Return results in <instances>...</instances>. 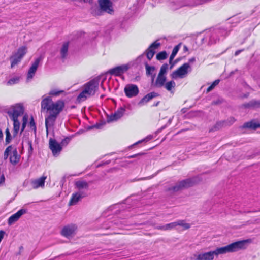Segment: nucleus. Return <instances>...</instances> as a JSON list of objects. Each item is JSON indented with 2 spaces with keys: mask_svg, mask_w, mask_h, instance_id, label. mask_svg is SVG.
<instances>
[{
  "mask_svg": "<svg viewBox=\"0 0 260 260\" xmlns=\"http://www.w3.org/2000/svg\"><path fill=\"white\" fill-rule=\"evenodd\" d=\"M251 241L250 239L238 241L225 246L217 248L214 251L207 252L194 253L191 257V260H213L214 256L219 254L234 252L246 248V244Z\"/></svg>",
  "mask_w": 260,
  "mask_h": 260,
  "instance_id": "f257e3e1",
  "label": "nucleus"
},
{
  "mask_svg": "<svg viewBox=\"0 0 260 260\" xmlns=\"http://www.w3.org/2000/svg\"><path fill=\"white\" fill-rule=\"evenodd\" d=\"M64 106V102L62 100H58L54 102L50 97L43 99L41 102V111L46 110L48 113V115L45 117L47 133H48L49 128L54 125L57 117L62 112Z\"/></svg>",
  "mask_w": 260,
  "mask_h": 260,
  "instance_id": "f03ea898",
  "label": "nucleus"
},
{
  "mask_svg": "<svg viewBox=\"0 0 260 260\" xmlns=\"http://www.w3.org/2000/svg\"><path fill=\"white\" fill-rule=\"evenodd\" d=\"M101 77H96L85 83L82 87V90L78 95L77 100L79 102L85 101L94 96L99 89Z\"/></svg>",
  "mask_w": 260,
  "mask_h": 260,
  "instance_id": "7ed1b4c3",
  "label": "nucleus"
},
{
  "mask_svg": "<svg viewBox=\"0 0 260 260\" xmlns=\"http://www.w3.org/2000/svg\"><path fill=\"white\" fill-rule=\"evenodd\" d=\"M23 112V107L20 104L12 106L7 112L8 114L13 121V137H15L19 131L20 123L18 120V117L22 115Z\"/></svg>",
  "mask_w": 260,
  "mask_h": 260,
  "instance_id": "20e7f679",
  "label": "nucleus"
},
{
  "mask_svg": "<svg viewBox=\"0 0 260 260\" xmlns=\"http://www.w3.org/2000/svg\"><path fill=\"white\" fill-rule=\"evenodd\" d=\"M168 69V64H164L160 68L159 72L155 79V75H152L151 83L152 85L156 88H161L165 85L167 80L166 74Z\"/></svg>",
  "mask_w": 260,
  "mask_h": 260,
  "instance_id": "39448f33",
  "label": "nucleus"
},
{
  "mask_svg": "<svg viewBox=\"0 0 260 260\" xmlns=\"http://www.w3.org/2000/svg\"><path fill=\"white\" fill-rule=\"evenodd\" d=\"M197 182V177L186 179L177 182L175 185L170 187L169 188V190L173 192H177L191 187L195 185Z\"/></svg>",
  "mask_w": 260,
  "mask_h": 260,
  "instance_id": "423d86ee",
  "label": "nucleus"
},
{
  "mask_svg": "<svg viewBox=\"0 0 260 260\" xmlns=\"http://www.w3.org/2000/svg\"><path fill=\"white\" fill-rule=\"evenodd\" d=\"M98 2L100 8H97L92 11V13L93 15H101L102 11L109 14L113 12V4L110 0H99Z\"/></svg>",
  "mask_w": 260,
  "mask_h": 260,
  "instance_id": "0eeeda50",
  "label": "nucleus"
},
{
  "mask_svg": "<svg viewBox=\"0 0 260 260\" xmlns=\"http://www.w3.org/2000/svg\"><path fill=\"white\" fill-rule=\"evenodd\" d=\"M192 68L189 63H185L180 66L177 70L174 71L171 74V77L173 79L184 78L186 77L187 74L191 72Z\"/></svg>",
  "mask_w": 260,
  "mask_h": 260,
  "instance_id": "6e6552de",
  "label": "nucleus"
},
{
  "mask_svg": "<svg viewBox=\"0 0 260 260\" xmlns=\"http://www.w3.org/2000/svg\"><path fill=\"white\" fill-rule=\"evenodd\" d=\"M26 52L27 48L25 46H22L18 49L17 52L10 58L11 60V68L14 67L21 61L23 57L26 53Z\"/></svg>",
  "mask_w": 260,
  "mask_h": 260,
  "instance_id": "1a4fd4ad",
  "label": "nucleus"
},
{
  "mask_svg": "<svg viewBox=\"0 0 260 260\" xmlns=\"http://www.w3.org/2000/svg\"><path fill=\"white\" fill-rule=\"evenodd\" d=\"M124 91L127 97L133 98L136 96L138 94L139 90L137 85L128 84L125 86Z\"/></svg>",
  "mask_w": 260,
  "mask_h": 260,
  "instance_id": "9d476101",
  "label": "nucleus"
},
{
  "mask_svg": "<svg viewBox=\"0 0 260 260\" xmlns=\"http://www.w3.org/2000/svg\"><path fill=\"white\" fill-rule=\"evenodd\" d=\"M160 45V43L158 42L157 41L154 42L149 47V48L145 51V52L143 54H142L138 57V58H141V57H143L144 54H145L148 59H149V60H151L153 58L155 53V50L157 49Z\"/></svg>",
  "mask_w": 260,
  "mask_h": 260,
  "instance_id": "9b49d317",
  "label": "nucleus"
},
{
  "mask_svg": "<svg viewBox=\"0 0 260 260\" xmlns=\"http://www.w3.org/2000/svg\"><path fill=\"white\" fill-rule=\"evenodd\" d=\"M76 230L77 226L75 224H68L62 228L61 231V234L66 238H69L74 235Z\"/></svg>",
  "mask_w": 260,
  "mask_h": 260,
  "instance_id": "f8f14e48",
  "label": "nucleus"
},
{
  "mask_svg": "<svg viewBox=\"0 0 260 260\" xmlns=\"http://www.w3.org/2000/svg\"><path fill=\"white\" fill-rule=\"evenodd\" d=\"M42 60V57L40 56L39 57L36 58L35 61L32 63L28 71L27 77L28 80L31 79L33 78L37 70V68H38L39 64Z\"/></svg>",
  "mask_w": 260,
  "mask_h": 260,
  "instance_id": "ddd939ff",
  "label": "nucleus"
},
{
  "mask_svg": "<svg viewBox=\"0 0 260 260\" xmlns=\"http://www.w3.org/2000/svg\"><path fill=\"white\" fill-rule=\"evenodd\" d=\"M49 148L54 155L59 153L62 150V146L55 140L50 139L49 140Z\"/></svg>",
  "mask_w": 260,
  "mask_h": 260,
  "instance_id": "4468645a",
  "label": "nucleus"
},
{
  "mask_svg": "<svg viewBox=\"0 0 260 260\" xmlns=\"http://www.w3.org/2000/svg\"><path fill=\"white\" fill-rule=\"evenodd\" d=\"M26 210L24 209H21L17 211L16 213L13 214L11 216L8 221V223L9 225H12L15 222H16L18 219L20 218V217L26 213Z\"/></svg>",
  "mask_w": 260,
  "mask_h": 260,
  "instance_id": "2eb2a0df",
  "label": "nucleus"
},
{
  "mask_svg": "<svg viewBox=\"0 0 260 260\" xmlns=\"http://www.w3.org/2000/svg\"><path fill=\"white\" fill-rule=\"evenodd\" d=\"M87 193L85 191H78L73 193L69 202L70 205L76 204L81 199L85 197Z\"/></svg>",
  "mask_w": 260,
  "mask_h": 260,
  "instance_id": "dca6fc26",
  "label": "nucleus"
},
{
  "mask_svg": "<svg viewBox=\"0 0 260 260\" xmlns=\"http://www.w3.org/2000/svg\"><path fill=\"white\" fill-rule=\"evenodd\" d=\"M125 109L124 107H120L115 112L108 117V121H116L120 119L124 114Z\"/></svg>",
  "mask_w": 260,
  "mask_h": 260,
  "instance_id": "f3484780",
  "label": "nucleus"
},
{
  "mask_svg": "<svg viewBox=\"0 0 260 260\" xmlns=\"http://www.w3.org/2000/svg\"><path fill=\"white\" fill-rule=\"evenodd\" d=\"M75 186L78 191H85L87 193L89 188V183L84 180H78L75 182Z\"/></svg>",
  "mask_w": 260,
  "mask_h": 260,
  "instance_id": "a211bd4d",
  "label": "nucleus"
},
{
  "mask_svg": "<svg viewBox=\"0 0 260 260\" xmlns=\"http://www.w3.org/2000/svg\"><path fill=\"white\" fill-rule=\"evenodd\" d=\"M46 178V176H42L38 179L31 180V184L32 186V188L34 189H37L39 187H44Z\"/></svg>",
  "mask_w": 260,
  "mask_h": 260,
  "instance_id": "6ab92c4d",
  "label": "nucleus"
},
{
  "mask_svg": "<svg viewBox=\"0 0 260 260\" xmlns=\"http://www.w3.org/2000/svg\"><path fill=\"white\" fill-rule=\"evenodd\" d=\"M128 69L126 66H121L113 68L109 71V73L115 76H120L122 75Z\"/></svg>",
  "mask_w": 260,
  "mask_h": 260,
  "instance_id": "aec40b11",
  "label": "nucleus"
},
{
  "mask_svg": "<svg viewBox=\"0 0 260 260\" xmlns=\"http://www.w3.org/2000/svg\"><path fill=\"white\" fill-rule=\"evenodd\" d=\"M159 96V94L155 92H151L146 94L138 103L139 106H142L150 101L152 99Z\"/></svg>",
  "mask_w": 260,
  "mask_h": 260,
  "instance_id": "412c9836",
  "label": "nucleus"
},
{
  "mask_svg": "<svg viewBox=\"0 0 260 260\" xmlns=\"http://www.w3.org/2000/svg\"><path fill=\"white\" fill-rule=\"evenodd\" d=\"M12 152V154L10 156V161L13 165H15L19 161L20 156L16 148H13Z\"/></svg>",
  "mask_w": 260,
  "mask_h": 260,
  "instance_id": "4be33fe9",
  "label": "nucleus"
},
{
  "mask_svg": "<svg viewBox=\"0 0 260 260\" xmlns=\"http://www.w3.org/2000/svg\"><path fill=\"white\" fill-rule=\"evenodd\" d=\"M229 34V31L224 28H218L214 30L211 34V38H214V36L219 35L220 37H225ZM211 41L212 38H211Z\"/></svg>",
  "mask_w": 260,
  "mask_h": 260,
  "instance_id": "5701e85b",
  "label": "nucleus"
},
{
  "mask_svg": "<svg viewBox=\"0 0 260 260\" xmlns=\"http://www.w3.org/2000/svg\"><path fill=\"white\" fill-rule=\"evenodd\" d=\"M243 106L245 108H258L260 107V101L252 100L247 103L244 104Z\"/></svg>",
  "mask_w": 260,
  "mask_h": 260,
  "instance_id": "b1692460",
  "label": "nucleus"
},
{
  "mask_svg": "<svg viewBox=\"0 0 260 260\" xmlns=\"http://www.w3.org/2000/svg\"><path fill=\"white\" fill-rule=\"evenodd\" d=\"M175 222H171L162 226H157L155 228L157 230H160L162 231L170 230L176 228Z\"/></svg>",
  "mask_w": 260,
  "mask_h": 260,
  "instance_id": "393cba45",
  "label": "nucleus"
},
{
  "mask_svg": "<svg viewBox=\"0 0 260 260\" xmlns=\"http://www.w3.org/2000/svg\"><path fill=\"white\" fill-rule=\"evenodd\" d=\"M69 48V42H65L63 44L60 49V54L62 58H65L68 54Z\"/></svg>",
  "mask_w": 260,
  "mask_h": 260,
  "instance_id": "a878e982",
  "label": "nucleus"
},
{
  "mask_svg": "<svg viewBox=\"0 0 260 260\" xmlns=\"http://www.w3.org/2000/svg\"><path fill=\"white\" fill-rule=\"evenodd\" d=\"M243 127L255 129L258 127H260V124L251 121L244 123L243 125Z\"/></svg>",
  "mask_w": 260,
  "mask_h": 260,
  "instance_id": "bb28decb",
  "label": "nucleus"
},
{
  "mask_svg": "<svg viewBox=\"0 0 260 260\" xmlns=\"http://www.w3.org/2000/svg\"><path fill=\"white\" fill-rule=\"evenodd\" d=\"M180 44L176 45L173 49L172 52L170 56L169 62L171 64L180 48Z\"/></svg>",
  "mask_w": 260,
  "mask_h": 260,
  "instance_id": "cd10ccee",
  "label": "nucleus"
},
{
  "mask_svg": "<svg viewBox=\"0 0 260 260\" xmlns=\"http://www.w3.org/2000/svg\"><path fill=\"white\" fill-rule=\"evenodd\" d=\"M175 82L172 80L168 82H166L164 86L168 91L171 92L172 90L175 88Z\"/></svg>",
  "mask_w": 260,
  "mask_h": 260,
  "instance_id": "c85d7f7f",
  "label": "nucleus"
},
{
  "mask_svg": "<svg viewBox=\"0 0 260 260\" xmlns=\"http://www.w3.org/2000/svg\"><path fill=\"white\" fill-rule=\"evenodd\" d=\"M176 227L177 226H181L183 227L184 229L187 230L190 228V225L189 223L185 222L184 220H180L177 221L175 222Z\"/></svg>",
  "mask_w": 260,
  "mask_h": 260,
  "instance_id": "c756f323",
  "label": "nucleus"
},
{
  "mask_svg": "<svg viewBox=\"0 0 260 260\" xmlns=\"http://www.w3.org/2000/svg\"><path fill=\"white\" fill-rule=\"evenodd\" d=\"M145 68H146V73L147 76L151 75L152 77V75H153L152 73L155 70V67L154 66H150L148 65L147 63H145Z\"/></svg>",
  "mask_w": 260,
  "mask_h": 260,
  "instance_id": "7c9ffc66",
  "label": "nucleus"
},
{
  "mask_svg": "<svg viewBox=\"0 0 260 260\" xmlns=\"http://www.w3.org/2000/svg\"><path fill=\"white\" fill-rule=\"evenodd\" d=\"M27 121H28V116L27 115H25L23 117L22 124L21 126L20 133H22L23 132V131L24 130L25 128L26 127V125L27 123Z\"/></svg>",
  "mask_w": 260,
  "mask_h": 260,
  "instance_id": "2f4dec72",
  "label": "nucleus"
},
{
  "mask_svg": "<svg viewBox=\"0 0 260 260\" xmlns=\"http://www.w3.org/2000/svg\"><path fill=\"white\" fill-rule=\"evenodd\" d=\"M13 149V147L12 146L10 145L5 150L4 154V159L5 160L7 159L9 155V153L11 152H12V150Z\"/></svg>",
  "mask_w": 260,
  "mask_h": 260,
  "instance_id": "473e14b6",
  "label": "nucleus"
},
{
  "mask_svg": "<svg viewBox=\"0 0 260 260\" xmlns=\"http://www.w3.org/2000/svg\"><path fill=\"white\" fill-rule=\"evenodd\" d=\"M64 92V90H57V89H53L51 90L49 93V94L51 96H58L61 93H62Z\"/></svg>",
  "mask_w": 260,
  "mask_h": 260,
  "instance_id": "72a5a7b5",
  "label": "nucleus"
},
{
  "mask_svg": "<svg viewBox=\"0 0 260 260\" xmlns=\"http://www.w3.org/2000/svg\"><path fill=\"white\" fill-rule=\"evenodd\" d=\"M167 57V54L166 51H162L158 53L156 55V58L158 60H161L166 59Z\"/></svg>",
  "mask_w": 260,
  "mask_h": 260,
  "instance_id": "f704fd0d",
  "label": "nucleus"
},
{
  "mask_svg": "<svg viewBox=\"0 0 260 260\" xmlns=\"http://www.w3.org/2000/svg\"><path fill=\"white\" fill-rule=\"evenodd\" d=\"M219 81L220 80L218 79L215 80L212 83V84L207 89V92H209L212 90L214 88V87L219 84Z\"/></svg>",
  "mask_w": 260,
  "mask_h": 260,
  "instance_id": "c9c22d12",
  "label": "nucleus"
},
{
  "mask_svg": "<svg viewBox=\"0 0 260 260\" xmlns=\"http://www.w3.org/2000/svg\"><path fill=\"white\" fill-rule=\"evenodd\" d=\"M29 126L30 127V128H31L32 130L34 131L35 133H36V126L32 116H31L30 118V120L29 123Z\"/></svg>",
  "mask_w": 260,
  "mask_h": 260,
  "instance_id": "e433bc0d",
  "label": "nucleus"
},
{
  "mask_svg": "<svg viewBox=\"0 0 260 260\" xmlns=\"http://www.w3.org/2000/svg\"><path fill=\"white\" fill-rule=\"evenodd\" d=\"M6 144L10 143L11 141V136L9 129L7 128L6 130Z\"/></svg>",
  "mask_w": 260,
  "mask_h": 260,
  "instance_id": "4c0bfd02",
  "label": "nucleus"
},
{
  "mask_svg": "<svg viewBox=\"0 0 260 260\" xmlns=\"http://www.w3.org/2000/svg\"><path fill=\"white\" fill-rule=\"evenodd\" d=\"M219 38L220 37H219V35L214 36V38H212V42L211 40V35L210 36L209 43L211 44L216 43L217 41H218L219 40Z\"/></svg>",
  "mask_w": 260,
  "mask_h": 260,
  "instance_id": "58836bf2",
  "label": "nucleus"
},
{
  "mask_svg": "<svg viewBox=\"0 0 260 260\" xmlns=\"http://www.w3.org/2000/svg\"><path fill=\"white\" fill-rule=\"evenodd\" d=\"M19 81V78H12L11 79H10L8 82H7V84L8 85H12V84H14L15 83H16L18 82Z\"/></svg>",
  "mask_w": 260,
  "mask_h": 260,
  "instance_id": "ea45409f",
  "label": "nucleus"
},
{
  "mask_svg": "<svg viewBox=\"0 0 260 260\" xmlns=\"http://www.w3.org/2000/svg\"><path fill=\"white\" fill-rule=\"evenodd\" d=\"M70 140V139L69 138H66L62 140L60 144L61 146L67 145L69 143Z\"/></svg>",
  "mask_w": 260,
  "mask_h": 260,
  "instance_id": "a19ab883",
  "label": "nucleus"
},
{
  "mask_svg": "<svg viewBox=\"0 0 260 260\" xmlns=\"http://www.w3.org/2000/svg\"><path fill=\"white\" fill-rule=\"evenodd\" d=\"M28 145L29 146L28 148V153L31 154L32 153L33 148L32 146V142L31 141H28L27 142Z\"/></svg>",
  "mask_w": 260,
  "mask_h": 260,
  "instance_id": "79ce46f5",
  "label": "nucleus"
},
{
  "mask_svg": "<svg viewBox=\"0 0 260 260\" xmlns=\"http://www.w3.org/2000/svg\"><path fill=\"white\" fill-rule=\"evenodd\" d=\"M5 178L4 174L0 177V186L5 182Z\"/></svg>",
  "mask_w": 260,
  "mask_h": 260,
  "instance_id": "37998d69",
  "label": "nucleus"
},
{
  "mask_svg": "<svg viewBox=\"0 0 260 260\" xmlns=\"http://www.w3.org/2000/svg\"><path fill=\"white\" fill-rule=\"evenodd\" d=\"M244 50L243 49H241V50H238L237 51H236L235 53V56H237L241 52H242Z\"/></svg>",
  "mask_w": 260,
  "mask_h": 260,
  "instance_id": "c03bdc74",
  "label": "nucleus"
},
{
  "mask_svg": "<svg viewBox=\"0 0 260 260\" xmlns=\"http://www.w3.org/2000/svg\"><path fill=\"white\" fill-rule=\"evenodd\" d=\"M195 61H196V59H195V58H194V57H192V58H190V59H189V62H188V63H193V62H194Z\"/></svg>",
  "mask_w": 260,
  "mask_h": 260,
  "instance_id": "a18cd8bd",
  "label": "nucleus"
},
{
  "mask_svg": "<svg viewBox=\"0 0 260 260\" xmlns=\"http://www.w3.org/2000/svg\"><path fill=\"white\" fill-rule=\"evenodd\" d=\"M235 121V119H234V118L233 117H231L230 118V124H232Z\"/></svg>",
  "mask_w": 260,
  "mask_h": 260,
  "instance_id": "49530a36",
  "label": "nucleus"
},
{
  "mask_svg": "<svg viewBox=\"0 0 260 260\" xmlns=\"http://www.w3.org/2000/svg\"><path fill=\"white\" fill-rule=\"evenodd\" d=\"M3 133L1 129H0V141L3 140Z\"/></svg>",
  "mask_w": 260,
  "mask_h": 260,
  "instance_id": "de8ad7c7",
  "label": "nucleus"
},
{
  "mask_svg": "<svg viewBox=\"0 0 260 260\" xmlns=\"http://www.w3.org/2000/svg\"><path fill=\"white\" fill-rule=\"evenodd\" d=\"M209 0H203L201 2L197 3L196 5H201L207 2H208Z\"/></svg>",
  "mask_w": 260,
  "mask_h": 260,
  "instance_id": "09e8293b",
  "label": "nucleus"
},
{
  "mask_svg": "<svg viewBox=\"0 0 260 260\" xmlns=\"http://www.w3.org/2000/svg\"><path fill=\"white\" fill-rule=\"evenodd\" d=\"M260 212V208L257 210H255V211H247L246 212H245L246 213H251V212Z\"/></svg>",
  "mask_w": 260,
  "mask_h": 260,
  "instance_id": "8fccbe9b",
  "label": "nucleus"
},
{
  "mask_svg": "<svg viewBox=\"0 0 260 260\" xmlns=\"http://www.w3.org/2000/svg\"><path fill=\"white\" fill-rule=\"evenodd\" d=\"M183 50L184 51H188V48L186 46H184L183 47Z\"/></svg>",
  "mask_w": 260,
  "mask_h": 260,
  "instance_id": "3c124183",
  "label": "nucleus"
},
{
  "mask_svg": "<svg viewBox=\"0 0 260 260\" xmlns=\"http://www.w3.org/2000/svg\"><path fill=\"white\" fill-rule=\"evenodd\" d=\"M100 85H101V86L102 87V88H103L104 90H105V88H104V86H103V81H102L101 82V83Z\"/></svg>",
  "mask_w": 260,
  "mask_h": 260,
  "instance_id": "603ef678",
  "label": "nucleus"
},
{
  "mask_svg": "<svg viewBox=\"0 0 260 260\" xmlns=\"http://www.w3.org/2000/svg\"><path fill=\"white\" fill-rule=\"evenodd\" d=\"M159 103V102H157L153 104V106H157Z\"/></svg>",
  "mask_w": 260,
  "mask_h": 260,
  "instance_id": "864d4df0",
  "label": "nucleus"
},
{
  "mask_svg": "<svg viewBox=\"0 0 260 260\" xmlns=\"http://www.w3.org/2000/svg\"><path fill=\"white\" fill-rule=\"evenodd\" d=\"M136 155H132V156H130L129 157V158H134L136 156Z\"/></svg>",
  "mask_w": 260,
  "mask_h": 260,
  "instance_id": "5fc2aeb1",
  "label": "nucleus"
},
{
  "mask_svg": "<svg viewBox=\"0 0 260 260\" xmlns=\"http://www.w3.org/2000/svg\"><path fill=\"white\" fill-rule=\"evenodd\" d=\"M147 139L148 140H150L151 139V137H147Z\"/></svg>",
  "mask_w": 260,
  "mask_h": 260,
  "instance_id": "6e6d98bb",
  "label": "nucleus"
},
{
  "mask_svg": "<svg viewBox=\"0 0 260 260\" xmlns=\"http://www.w3.org/2000/svg\"><path fill=\"white\" fill-rule=\"evenodd\" d=\"M104 95H102L101 96V98H104Z\"/></svg>",
  "mask_w": 260,
  "mask_h": 260,
  "instance_id": "4d7b16f0",
  "label": "nucleus"
}]
</instances>
